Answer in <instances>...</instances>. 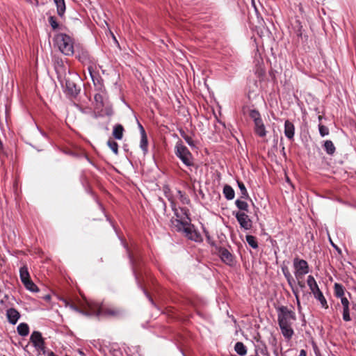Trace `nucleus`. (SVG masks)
<instances>
[{
  "label": "nucleus",
  "instance_id": "ea45409f",
  "mask_svg": "<svg viewBox=\"0 0 356 356\" xmlns=\"http://www.w3.org/2000/svg\"><path fill=\"white\" fill-rule=\"evenodd\" d=\"M184 140H186V142L188 143V145L189 146H191V147H195V145L194 143V141H193V138L191 136H188L187 138H186Z\"/></svg>",
  "mask_w": 356,
  "mask_h": 356
},
{
  "label": "nucleus",
  "instance_id": "de8ad7c7",
  "mask_svg": "<svg viewBox=\"0 0 356 356\" xmlns=\"http://www.w3.org/2000/svg\"><path fill=\"white\" fill-rule=\"evenodd\" d=\"M138 127L140 129V134L142 135V130H145V129H144L143 127L140 123H138Z\"/></svg>",
  "mask_w": 356,
  "mask_h": 356
},
{
  "label": "nucleus",
  "instance_id": "5701e85b",
  "mask_svg": "<svg viewBox=\"0 0 356 356\" xmlns=\"http://www.w3.org/2000/svg\"><path fill=\"white\" fill-rule=\"evenodd\" d=\"M18 334L21 336L25 337L29 334V327L26 323H22L17 326Z\"/></svg>",
  "mask_w": 356,
  "mask_h": 356
},
{
  "label": "nucleus",
  "instance_id": "20e7f679",
  "mask_svg": "<svg viewBox=\"0 0 356 356\" xmlns=\"http://www.w3.org/2000/svg\"><path fill=\"white\" fill-rule=\"evenodd\" d=\"M175 154L186 166L193 165L192 154L188 148L183 145L181 141H178L176 143Z\"/></svg>",
  "mask_w": 356,
  "mask_h": 356
},
{
  "label": "nucleus",
  "instance_id": "473e14b6",
  "mask_svg": "<svg viewBox=\"0 0 356 356\" xmlns=\"http://www.w3.org/2000/svg\"><path fill=\"white\" fill-rule=\"evenodd\" d=\"M65 85H66L67 89L69 90V92L71 94H76L77 93L78 90L76 88V85L73 82L67 80Z\"/></svg>",
  "mask_w": 356,
  "mask_h": 356
},
{
  "label": "nucleus",
  "instance_id": "e433bc0d",
  "mask_svg": "<svg viewBox=\"0 0 356 356\" xmlns=\"http://www.w3.org/2000/svg\"><path fill=\"white\" fill-rule=\"evenodd\" d=\"M88 70H89L90 75V76H91V78L92 79V81H93L95 86H97V83H96V81H97L98 84H99L98 90H102V84L100 80H99L98 78H95V76H93V74L92 73V71H91V69L90 67L88 68Z\"/></svg>",
  "mask_w": 356,
  "mask_h": 356
},
{
  "label": "nucleus",
  "instance_id": "b1692460",
  "mask_svg": "<svg viewBox=\"0 0 356 356\" xmlns=\"http://www.w3.org/2000/svg\"><path fill=\"white\" fill-rule=\"evenodd\" d=\"M235 351L241 356L245 355L247 353L246 347L242 342H237L234 346Z\"/></svg>",
  "mask_w": 356,
  "mask_h": 356
},
{
  "label": "nucleus",
  "instance_id": "aec40b11",
  "mask_svg": "<svg viewBox=\"0 0 356 356\" xmlns=\"http://www.w3.org/2000/svg\"><path fill=\"white\" fill-rule=\"evenodd\" d=\"M147 138L145 130H142V135L140 139V147L143 151L144 154L147 152Z\"/></svg>",
  "mask_w": 356,
  "mask_h": 356
},
{
  "label": "nucleus",
  "instance_id": "58836bf2",
  "mask_svg": "<svg viewBox=\"0 0 356 356\" xmlns=\"http://www.w3.org/2000/svg\"><path fill=\"white\" fill-rule=\"evenodd\" d=\"M179 198L181 200V201L184 203V204H188L189 203V199H188L186 197H185L181 191H179Z\"/></svg>",
  "mask_w": 356,
  "mask_h": 356
},
{
  "label": "nucleus",
  "instance_id": "4c0bfd02",
  "mask_svg": "<svg viewBox=\"0 0 356 356\" xmlns=\"http://www.w3.org/2000/svg\"><path fill=\"white\" fill-rule=\"evenodd\" d=\"M49 22L50 24V25L51 26V27L54 29H56L58 28V24L55 19V17H50L49 18Z\"/></svg>",
  "mask_w": 356,
  "mask_h": 356
},
{
  "label": "nucleus",
  "instance_id": "412c9836",
  "mask_svg": "<svg viewBox=\"0 0 356 356\" xmlns=\"http://www.w3.org/2000/svg\"><path fill=\"white\" fill-rule=\"evenodd\" d=\"M223 194L226 199L229 200L234 199L235 195L234 189L229 185L224 186Z\"/></svg>",
  "mask_w": 356,
  "mask_h": 356
},
{
  "label": "nucleus",
  "instance_id": "4468645a",
  "mask_svg": "<svg viewBox=\"0 0 356 356\" xmlns=\"http://www.w3.org/2000/svg\"><path fill=\"white\" fill-rule=\"evenodd\" d=\"M279 325L283 336L286 339H290L294 333L291 327V324H279Z\"/></svg>",
  "mask_w": 356,
  "mask_h": 356
},
{
  "label": "nucleus",
  "instance_id": "49530a36",
  "mask_svg": "<svg viewBox=\"0 0 356 356\" xmlns=\"http://www.w3.org/2000/svg\"><path fill=\"white\" fill-rule=\"evenodd\" d=\"M300 356H306V351L305 350H301L300 352Z\"/></svg>",
  "mask_w": 356,
  "mask_h": 356
},
{
  "label": "nucleus",
  "instance_id": "f8f14e48",
  "mask_svg": "<svg viewBox=\"0 0 356 356\" xmlns=\"http://www.w3.org/2000/svg\"><path fill=\"white\" fill-rule=\"evenodd\" d=\"M220 257L222 261L227 265L232 266L234 264V257L232 254L225 248H222L219 251Z\"/></svg>",
  "mask_w": 356,
  "mask_h": 356
},
{
  "label": "nucleus",
  "instance_id": "a18cd8bd",
  "mask_svg": "<svg viewBox=\"0 0 356 356\" xmlns=\"http://www.w3.org/2000/svg\"><path fill=\"white\" fill-rule=\"evenodd\" d=\"M45 355L46 356H58V355H55L52 351H47Z\"/></svg>",
  "mask_w": 356,
  "mask_h": 356
},
{
  "label": "nucleus",
  "instance_id": "4be33fe9",
  "mask_svg": "<svg viewBox=\"0 0 356 356\" xmlns=\"http://www.w3.org/2000/svg\"><path fill=\"white\" fill-rule=\"evenodd\" d=\"M334 295L337 298H342L345 294L344 287L339 283H335L334 285Z\"/></svg>",
  "mask_w": 356,
  "mask_h": 356
},
{
  "label": "nucleus",
  "instance_id": "dca6fc26",
  "mask_svg": "<svg viewBox=\"0 0 356 356\" xmlns=\"http://www.w3.org/2000/svg\"><path fill=\"white\" fill-rule=\"evenodd\" d=\"M286 280H287L288 284H289V285L290 286V287H291V289L292 290V292H293V295L296 297L298 306L300 307V300H299V289H298V288L297 286H294V280H293V277L286 279Z\"/></svg>",
  "mask_w": 356,
  "mask_h": 356
},
{
  "label": "nucleus",
  "instance_id": "37998d69",
  "mask_svg": "<svg viewBox=\"0 0 356 356\" xmlns=\"http://www.w3.org/2000/svg\"><path fill=\"white\" fill-rule=\"evenodd\" d=\"M283 271H284V277H286V279L292 277L291 273L288 270H286V271L283 270Z\"/></svg>",
  "mask_w": 356,
  "mask_h": 356
},
{
  "label": "nucleus",
  "instance_id": "1a4fd4ad",
  "mask_svg": "<svg viewBox=\"0 0 356 356\" xmlns=\"http://www.w3.org/2000/svg\"><path fill=\"white\" fill-rule=\"evenodd\" d=\"M88 302H94L91 301V300H86L85 304L83 305V306H82L83 307L82 309H79L76 306H75L72 304H70L68 302H66L65 305H66V307H69L72 310H74V311L79 312L81 314L86 315V316H92V314H90L91 312V309L88 307Z\"/></svg>",
  "mask_w": 356,
  "mask_h": 356
},
{
  "label": "nucleus",
  "instance_id": "9b49d317",
  "mask_svg": "<svg viewBox=\"0 0 356 356\" xmlns=\"http://www.w3.org/2000/svg\"><path fill=\"white\" fill-rule=\"evenodd\" d=\"M254 131L255 134L261 138H264L267 134V131L263 120L256 122L254 123Z\"/></svg>",
  "mask_w": 356,
  "mask_h": 356
},
{
  "label": "nucleus",
  "instance_id": "f3484780",
  "mask_svg": "<svg viewBox=\"0 0 356 356\" xmlns=\"http://www.w3.org/2000/svg\"><path fill=\"white\" fill-rule=\"evenodd\" d=\"M57 8V13L60 17H63L65 12V3L64 0H54Z\"/></svg>",
  "mask_w": 356,
  "mask_h": 356
},
{
  "label": "nucleus",
  "instance_id": "6e6552de",
  "mask_svg": "<svg viewBox=\"0 0 356 356\" xmlns=\"http://www.w3.org/2000/svg\"><path fill=\"white\" fill-rule=\"evenodd\" d=\"M235 217L238 222L241 228L248 230L252 227V220L249 218V216L243 211L236 212L235 214Z\"/></svg>",
  "mask_w": 356,
  "mask_h": 356
},
{
  "label": "nucleus",
  "instance_id": "7ed1b4c3",
  "mask_svg": "<svg viewBox=\"0 0 356 356\" xmlns=\"http://www.w3.org/2000/svg\"><path fill=\"white\" fill-rule=\"evenodd\" d=\"M88 307L90 308V314L95 316H116L120 314V310L115 308H106L102 305H99L97 302H88Z\"/></svg>",
  "mask_w": 356,
  "mask_h": 356
},
{
  "label": "nucleus",
  "instance_id": "6ab92c4d",
  "mask_svg": "<svg viewBox=\"0 0 356 356\" xmlns=\"http://www.w3.org/2000/svg\"><path fill=\"white\" fill-rule=\"evenodd\" d=\"M307 285L309 287L312 293L320 289L314 277L312 275H309L307 277Z\"/></svg>",
  "mask_w": 356,
  "mask_h": 356
},
{
  "label": "nucleus",
  "instance_id": "393cba45",
  "mask_svg": "<svg viewBox=\"0 0 356 356\" xmlns=\"http://www.w3.org/2000/svg\"><path fill=\"white\" fill-rule=\"evenodd\" d=\"M19 275L22 282H25V281L30 279L29 273L28 271V268L26 266L20 268Z\"/></svg>",
  "mask_w": 356,
  "mask_h": 356
},
{
  "label": "nucleus",
  "instance_id": "f03ea898",
  "mask_svg": "<svg viewBox=\"0 0 356 356\" xmlns=\"http://www.w3.org/2000/svg\"><path fill=\"white\" fill-rule=\"evenodd\" d=\"M54 44L59 51L66 56L74 54L73 40L69 35L64 33L57 34L54 38Z\"/></svg>",
  "mask_w": 356,
  "mask_h": 356
},
{
  "label": "nucleus",
  "instance_id": "423d86ee",
  "mask_svg": "<svg viewBox=\"0 0 356 356\" xmlns=\"http://www.w3.org/2000/svg\"><path fill=\"white\" fill-rule=\"evenodd\" d=\"M295 268L294 275L296 280H301L303 276L309 273V266L304 259H295L293 260Z\"/></svg>",
  "mask_w": 356,
  "mask_h": 356
},
{
  "label": "nucleus",
  "instance_id": "bb28decb",
  "mask_svg": "<svg viewBox=\"0 0 356 356\" xmlns=\"http://www.w3.org/2000/svg\"><path fill=\"white\" fill-rule=\"evenodd\" d=\"M324 149L328 154H333L335 152V147L331 140H326L324 143Z\"/></svg>",
  "mask_w": 356,
  "mask_h": 356
},
{
  "label": "nucleus",
  "instance_id": "2f4dec72",
  "mask_svg": "<svg viewBox=\"0 0 356 356\" xmlns=\"http://www.w3.org/2000/svg\"><path fill=\"white\" fill-rule=\"evenodd\" d=\"M238 186L240 189L241 197L242 198H248L249 197L248 193L246 190V188L243 182L237 181Z\"/></svg>",
  "mask_w": 356,
  "mask_h": 356
},
{
  "label": "nucleus",
  "instance_id": "c756f323",
  "mask_svg": "<svg viewBox=\"0 0 356 356\" xmlns=\"http://www.w3.org/2000/svg\"><path fill=\"white\" fill-rule=\"evenodd\" d=\"M245 238L246 241L250 246H251L254 249L258 248V243L257 242L256 238L254 236L247 235Z\"/></svg>",
  "mask_w": 356,
  "mask_h": 356
},
{
  "label": "nucleus",
  "instance_id": "72a5a7b5",
  "mask_svg": "<svg viewBox=\"0 0 356 356\" xmlns=\"http://www.w3.org/2000/svg\"><path fill=\"white\" fill-rule=\"evenodd\" d=\"M343 319L347 322L351 321L349 305L343 307Z\"/></svg>",
  "mask_w": 356,
  "mask_h": 356
},
{
  "label": "nucleus",
  "instance_id": "0eeeda50",
  "mask_svg": "<svg viewBox=\"0 0 356 356\" xmlns=\"http://www.w3.org/2000/svg\"><path fill=\"white\" fill-rule=\"evenodd\" d=\"M30 340L39 353H42L43 355L46 354L47 351L45 350L44 342L40 332L37 331L33 332L31 335Z\"/></svg>",
  "mask_w": 356,
  "mask_h": 356
},
{
  "label": "nucleus",
  "instance_id": "c03bdc74",
  "mask_svg": "<svg viewBox=\"0 0 356 356\" xmlns=\"http://www.w3.org/2000/svg\"><path fill=\"white\" fill-rule=\"evenodd\" d=\"M180 135H181V136L184 139H185V138H187V136H188V135L186 134V132H185L184 131H182V130H181V131H180Z\"/></svg>",
  "mask_w": 356,
  "mask_h": 356
},
{
  "label": "nucleus",
  "instance_id": "2eb2a0df",
  "mask_svg": "<svg viewBox=\"0 0 356 356\" xmlns=\"http://www.w3.org/2000/svg\"><path fill=\"white\" fill-rule=\"evenodd\" d=\"M314 298L319 301L322 307L327 309L328 308V305L326 299L325 298L323 293L321 291V290H318L316 291H314L312 293Z\"/></svg>",
  "mask_w": 356,
  "mask_h": 356
},
{
  "label": "nucleus",
  "instance_id": "f257e3e1",
  "mask_svg": "<svg viewBox=\"0 0 356 356\" xmlns=\"http://www.w3.org/2000/svg\"><path fill=\"white\" fill-rule=\"evenodd\" d=\"M171 207L175 216V218H172L170 220L171 228L174 231L183 232L191 240L198 241L199 235L191 224L188 210L185 208H177L174 202L171 203Z\"/></svg>",
  "mask_w": 356,
  "mask_h": 356
},
{
  "label": "nucleus",
  "instance_id": "39448f33",
  "mask_svg": "<svg viewBox=\"0 0 356 356\" xmlns=\"http://www.w3.org/2000/svg\"><path fill=\"white\" fill-rule=\"evenodd\" d=\"M277 318L279 324H292L296 319V315L286 307L282 306L278 309Z\"/></svg>",
  "mask_w": 356,
  "mask_h": 356
},
{
  "label": "nucleus",
  "instance_id": "c85d7f7f",
  "mask_svg": "<svg viewBox=\"0 0 356 356\" xmlns=\"http://www.w3.org/2000/svg\"><path fill=\"white\" fill-rule=\"evenodd\" d=\"M25 286L26 289L32 292H36L38 291L37 286L32 282L31 279L22 282Z\"/></svg>",
  "mask_w": 356,
  "mask_h": 356
},
{
  "label": "nucleus",
  "instance_id": "a878e982",
  "mask_svg": "<svg viewBox=\"0 0 356 356\" xmlns=\"http://www.w3.org/2000/svg\"><path fill=\"white\" fill-rule=\"evenodd\" d=\"M95 100L96 102V108L98 109L102 108L104 105V97L101 93H97L95 95Z\"/></svg>",
  "mask_w": 356,
  "mask_h": 356
},
{
  "label": "nucleus",
  "instance_id": "79ce46f5",
  "mask_svg": "<svg viewBox=\"0 0 356 356\" xmlns=\"http://www.w3.org/2000/svg\"><path fill=\"white\" fill-rule=\"evenodd\" d=\"M298 280V286L301 289H304L305 286V283L302 281H301L300 280Z\"/></svg>",
  "mask_w": 356,
  "mask_h": 356
},
{
  "label": "nucleus",
  "instance_id": "9d476101",
  "mask_svg": "<svg viewBox=\"0 0 356 356\" xmlns=\"http://www.w3.org/2000/svg\"><path fill=\"white\" fill-rule=\"evenodd\" d=\"M284 135L290 140H293L295 135V126L289 120L284 122Z\"/></svg>",
  "mask_w": 356,
  "mask_h": 356
},
{
  "label": "nucleus",
  "instance_id": "cd10ccee",
  "mask_svg": "<svg viewBox=\"0 0 356 356\" xmlns=\"http://www.w3.org/2000/svg\"><path fill=\"white\" fill-rule=\"evenodd\" d=\"M250 118L253 120L254 123L262 120L259 112L256 109H252L249 113Z\"/></svg>",
  "mask_w": 356,
  "mask_h": 356
},
{
  "label": "nucleus",
  "instance_id": "ddd939ff",
  "mask_svg": "<svg viewBox=\"0 0 356 356\" xmlns=\"http://www.w3.org/2000/svg\"><path fill=\"white\" fill-rule=\"evenodd\" d=\"M6 316L8 321L13 325L16 324L20 317L19 313L14 308L8 309L6 312Z\"/></svg>",
  "mask_w": 356,
  "mask_h": 356
},
{
  "label": "nucleus",
  "instance_id": "7c9ffc66",
  "mask_svg": "<svg viewBox=\"0 0 356 356\" xmlns=\"http://www.w3.org/2000/svg\"><path fill=\"white\" fill-rule=\"evenodd\" d=\"M235 204L240 210L243 211V212L248 211V204L245 201L238 199L236 200Z\"/></svg>",
  "mask_w": 356,
  "mask_h": 356
},
{
  "label": "nucleus",
  "instance_id": "c9c22d12",
  "mask_svg": "<svg viewBox=\"0 0 356 356\" xmlns=\"http://www.w3.org/2000/svg\"><path fill=\"white\" fill-rule=\"evenodd\" d=\"M318 129H319V133L321 136L323 137V136H325L329 134V129L327 127L320 124L318 125Z\"/></svg>",
  "mask_w": 356,
  "mask_h": 356
},
{
  "label": "nucleus",
  "instance_id": "09e8293b",
  "mask_svg": "<svg viewBox=\"0 0 356 356\" xmlns=\"http://www.w3.org/2000/svg\"><path fill=\"white\" fill-rule=\"evenodd\" d=\"M318 120H319V121H321L322 120V116L321 115L318 116Z\"/></svg>",
  "mask_w": 356,
  "mask_h": 356
},
{
  "label": "nucleus",
  "instance_id": "f704fd0d",
  "mask_svg": "<svg viewBox=\"0 0 356 356\" xmlns=\"http://www.w3.org/2000/svg\"><path fill=\"white\" fill-rule=\"evenodd\" d=\"M107 145L111 148V149L113 152L114 154H118V143L112 140H109L107 142Z\"/></svg>",
  "mask_w": 356,
  "mask_h": 356
},
{
  "label": "nucleus",
  "instance_id": "a19ab883",
  "mask_svg": "<svg viewBox=\"0 0 356 356\" xmlns=\"http://www.w3.org/2000/svg\"><path fill=\"white\" fill-rule=\"evenodd\" d=\"M339 298L341 299V302L343 307L350 305V302L346 297L343 296L342 298Z\"/></svg>",
  "mask_w": 356,
  "mask_h": 356
},
{
  "label": "nucleus",
  "instance_id": "a211bd4d",
  "mask_svg": "<svg viewBox=\"0 0 356 356\" xmlns=\"http://www.w3.org/2000/svg\"><path fill=\"white\" fill-rule=\"evenodd\" d=\"M124 128L121 124H117L113 127V136L117 140H121L123 137Z\"/></svg>",
  "mask_w": 356,
  "mask_h": 356
}]
</instances>
